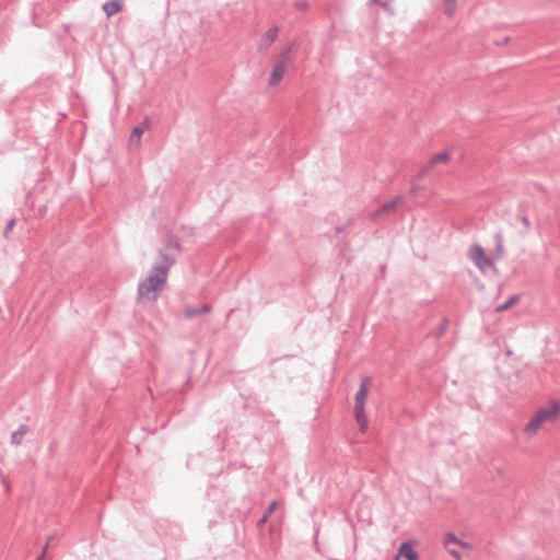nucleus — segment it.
Returning a JSON list of instances; mask_svg holds the SVG:
<instances>
[{
    "mask_svg": "<svg viewBox=\"0 0 560 560\" xmlns=\"http://www.w3.org/2000/svg\"><path fill=\"white\" fill-rule=\"evenodd\" d=\"M310 4L304 0H298L294 2V8L296 10L306 11L308 9Z\"/></svg>",
    "mask_w": 560,
    "mask_h": 560,
    "instance_id": "21",
    "label": "nucleus"
},
{
    "mask_svg": "<svg viewBox=\"0 0 560 560\" xmlns=\"http://www.w3.org/2000/svg\"><path fill=\"white\" fill-rule=\"evenodd\" d=\"M277 508V501H272L268 508L266 509V511L264 512L262 516L260 517V520L258 521V525L259 526H262L267 521L268 518L271 516V514L275 512Z\"/></svg>",
    "mask_w": 560,
    "mask_h": 560,
    "instance_id": "16",
    "label": "nucleus"
},
{
    "mask_svg": "<svg viewBox=\"0 0 560 560\" xmlns=\"http://www.w3.org/2000/svg\"><path fill=\"white\" fill-rule=\"evenodd\" d=\"M210 312V306L205 304V305H201V306H187L185 308V317L186 318H192L199 314H205V313H208Z\"/></svg>",
    "mask_w": 560,
    "mask_h": 560,
    "instance_id": "12",
    "label": "nucleus"
},
{
    "mask_svg": "<svg viewBox=\"0 0 560 560\" xmlns=\"http://www.w3.org/2000/svg\"><path fill=\"white\" fill-rule=\"evenodd\" d=\"M400 199H401L400 197H396L395 199L383 203L380 211L385 212V211L393 210L398 205Z\"/></svg>",
    "mask_w": 560,
    "mask_h": 560,
    "instance_id": "19",
    "label": "nucleus"
},
{
    "mask_svg": "<svg viewBox=\"0 0 560 560\" xmlns=\"http://www.w3.org/2000/svg\"><path fill=\"white\" fill-rule=\"evenodd\" d=\"M447 324H448L447 318H443L442 323L440 324V326L436 328V330L433 334L435 338H441L444 335V332L447 328Z\"/></svg>",
    "mask_w": 560,
    "mask_h": 560,
    "instance_id": "20",
    "label": "nucleus"
},
{
    "mask_svg": "<svg viewBox=\"0 0 560 560\" xmlns=\"http://www.w3.org/2000/svg\"><path fill=\"white\" fill-rule=\"evenodd\" d=\"M520 300V296L518 295H512L506 302H504L503 304L499 305L497 307V311L498 312H504V311H508L513 304H515L517 301Z\"/></svg>",
    "mask_w": 560,
    "mask_h": 560,
    "instance_id": "17",
    "label": "nucleus"
},
{
    "mask_svg": "<svg viewBox=\"0 0 560 560\" xmlns=\"http://www.w3.org/2000/svg\"><path fill=\"white\" fill-rule=\"evenodd\" d=\"M278 28L271 27L269 28L260 38L258 43V48L260 50L268 49L272 43L277 39Z\"/></svg>",
    "mask_w": 560,
    "mask_h": 560,
    "instance_id": "9",
    "label": "nucleus"
},
{
    "mask_svg": "<svg viewBox=\"0 0 560 560\" xmlns=\"http://www.w3.org/2000/svg\"><path fill=\"white\" fill-rule=\"evenodd\" d=\"M15 225V220L11 219L7 222L5 229H4V236L8 237L9 232L13 229Z\"/></svg>",
    "mask_w": 560,
    "mask_h": 560,
    "instance_id": "23",
    "label": "nucleus"
},
{
    "mask_svg": "<svg viewBox=\"0 0 560 560\" xmlns=\"http://www.w3.org/2000/svg\"><path fill=\"white\" fill-rule=\"evenodd\" d=\"M444 545H445V548H448V547L451 548L452 545H459V546L466 547L467 542H464L460 539H458L457 536L454 535L453 533H448L445 535Z\"/></svg>",
    "mask_w": 560,
    "mask_h": 560,
    "instance_id": "15",
    "label": "nucleus"
},
{
    "mask_svg": "<svg viewBox=\"0 0 560 560\" xmlns=\"http://www.w3.org/2000/svg\"><path fill=\"white\" fill-rule=\"evenodd\" d=\"M395 560H399V559L395 558Z\"/></svg>",
    "mask_w": 560,
    "mask_h": 560,
    "instance_id": "30",
    "label": "nucleus"
},
{
    "mask_svg": "<svg viewBox=\"0 0 560 560\" xmlns=\"http://www.w3.org/2000/svg\"><path fill=\"white\" fill-rule=\"evenodd\" d=\"M494 245H495V250H494V257L493 259L495 260H499L503 257L504 255V247H503V236L500 232H497L494 234Z\"/></svg>",
    "mask_w": 560,
    "mask_h": 560,
    "instance_id": "14",
    "label": "nucleus"
},
{
    "mask_svg": "<svg viewBox=\"0 0 560 560\" xmlns=\"http://www.w3.org/2000/svg\"><path fill=\"white\" fill-rule=\"evenodd\" d=\"M149 126H150V122H149L148 119L142 121L140 125L135 126L133 129H132V132L130 135V142L131 143H139L140 139H141V136L149 128Z\"/></svg>",
    "mask_w": 560,
    "mask_h": 560,
    "instance_id": "11",
    "label": "nucleus"
},
{
    "mask_svg": "<svg viewBox=\"0 0 560 560\" xmlns=\"http://www.w3.org/2000/svg\"><path fill=\"white\" fill-rule=\"evenodd\" d=\"M341 231H343L342 228H337V232H341Z\"/></svg>",
    "mask_w": 560,
    "mask_h": 560,
    "instance_id": "29",
    "label": "nucleus"
},
{
    "mask_svg": "<svg viewBox=\"0 0 560 560\" xmlns=\"http://www.w3.org/2000/svg\"><path fill=\"white\" fill-rule=\"evenodd\" d=\"M180 249L179 242L176 236H170L164 245L158 252L156 261H163V259L172 260V267L176 262V255Z\"/></svg>",
    "mask_w": 560,
    "mask_h": 560,
    "instance_id": "6",
    "label": "nucleus"
},
{
    "mask_svg": "<svg viewBox=\"0 0 560 560\" xmlns=\"http://www.w3.org/2000/svg\"><path fill=\"white\" fill-rule=\"evenodd\" d=\"M559 412L560 407L555 401L549 406L539 408L525 425L524 432L527 436L535 435L544 422L555 419Z\"/></svg>",
    "mask_w": 560,
    "mask_h": 560,
    "instance_id": "2",
    "label": "nucleus"
},
{
    "mask_svg": "<svg viewBox=\"0 0 560 560\" xmlns=\"http://www.w3.org/2000/svg\"><path fill=\"white\" fill-rule=\"evenodd\" d=\"M52 538L49 537L48 538V541L49 542ZM47 550H48V544H46L40 552V555L35 559V560H45V557H46V553H47Z\"/></svg>",
    "mask_w": 560,
    "mask_h": 560,
    "instance_id": "24",
    "label": "nucleus"
},
{
    "mask_svg": "<svg viewBox=\"0 0 560 560\" xmlns=\"http://www.w3.org/2000/svg\"><path fill=\"white\" fill-rule=\"evenodd\" d=\"M380 5H381L384 10H386L390 15H394V14H395V12H394V10H393V8L390 7V4H389V2H388V1H382V2H380Z\"/></svg>",
    "mask_w": 560,
    "mask_h": 560,
    "instance_id": "22",
    "label": "nucleus"
},
{
    "mask_svg": "<svg viewBox=\"0 0 560 560\" xmlns=\"http://www.w3.org/2000/svg\"><path fill=\"white\" fill-rule=\"evenodd\" d=\"M371 2H373L375 4H380V2H382V0H371Z\"/></svg>",
    "mask_w": 560,
    "mask_h": 560,
    "instance_id": "27",
    "label": "nucleus"
},
{
    "mask_svg": "<svg viewBox=\"0 0 560 560\" xmlns=\"http://www.w3.org/2000/svg\"><path fill=\"white\" fill-rule=\"evenodd\" d=\"M399 557H404L406 560L419 559L418 552L413 549V546L410 541L401 542L396 558L399 559Z\"/></svg>",
    "mask_w": 560,
    "mask_h": 560,
    "instance_id": "8",
    "label": "nucleus"
},
{
    "mask_svg": "<svg viewBox=\"0 0 560 560\" xmlns=\"http://www.w3.org/2000/svg\"><path fill=\"white\" fill-rule=\"evenodd\" d=\"M446 549H447V550H448V552H450L453 557H455L456 559H459V558H460L459 552H458L457 550L452 549V548H450V547H448V548H446Z\"/></svg>",
    "mask_w": 560,
    "mask_h": 560,
    "instance_id": "25",
    "label": "nucleus"
},
{
    "mask_svg": "<svg viewBox=\"0 0 560 560\" xmlns=\"http://www.w3.org/2000/svg\"><path fill=\"white\" fill-rule=\"evenodd\" d=\"M468 256L482 273H487L488 270L498 273L494 259L486 255L482 246L478 244L471 246Z\"/></svg>",
    "mask_w": 560,
    "mask_h": 560,
    "instance_id": "4",
    "label": "nucleus"
},
{
    "mask_svg": "<svg viewBox=\"0 0 560 560\" xmlns=\"http://www.w3.org/2000/svg\"><path fill=\"white\" fill-rule=\"evenodd\" d=\"M121 9H122V3L120 0H109L103 4V11L105 12L107 18L115 15Z\"/></svg>",
    "mask_w": 560,
    "mask_h": 560,
    "instance_id": "10",
    "label": "nucleus"
},
{
    "mask_svg": "<svg viewBox=\"0 0 560 560\" xmlns=\"http://www.w3.org/2000/svg\"><path fill=\"white\" fill-rule=\"evenodd\" d=\"M370 377H364L360 384V387L354 396V408L353 413L355 421L359 424L360 431H365L366 429V417L364 412V406H365V399L366 395L369 393V386H370Z\"/></svg>",
    "mask_w": 560,
    "mask_h": 560,
    "instance_id": "3",
    "label": "nucleus"
},
{
    "mask_svg": "<svg viewBox=\"0 0 560 560\" xmlns=\"http://www.w3.org/2000/svg\"><path fill=\"white\" fill-rule=\"evenodd\" d=\"M291 60V49L285 48L279 55L277 62L273 65V69L270 75L269 84L273 85L280 82L285 72V67Z\"/></svg>",
    "mask_w": 560,
    "mask_h": 560,
    "instance_id": "5",
    "label": "nucleus"
},
{
    "mask_svg": "<svg viewBox=\"0 0 560 560\" xmlns=\"http://www.w3.org/2000/svg\"><path fill=\"white\" fill-rule=\"evenodd\" d=\"M448 160H450V154L446 151L434 154L430 159L429 163L425 166H423L422 170L419 172L418 177L419 178L423 177L429 172V170L431 167H433L435 164L445 163Z\"/></svg>",
    "mask_w": 560,
    "mask_h": 560,
    "instance_id": "7",
    "label": "nucleus"
},
{
    "mask_svg": "<svg viewBox=\"0 0 560 560\" xmlns=\"http://www.w3.org/2000/svg\"><path fill=\"white\" fill-rule=\"evenodd\" d=\"M27 432H28V427L26 424H20L18 430L12 432V434H11V443L13 445H20Z\"/></svg>",
    "mask_w": 560,
    "mask_h": 560,
    "instance_id": "13",
    "label": "nucleus"
},
{
    "mask_svg": "<svg viewBox=\"0 0 560 560\" xmlns=\"http://www.w3.org/2000/svg\"><path fill=\"white\" fill-rule=\"evenodd\" d=\"M456 9V0H444V12L446 15L452 16Z\"/></svg>",
    "mask_w": 560,
    "mask_h": 560,
    "instance_id": "18",
    "label": "nucleus"
},
{
    "mask_svg": "<svg viewBox=\"0 0 560 560\" xmlns=\"http://www.w3.org/2000/svg\"><path fill=\"white\" fill-rule=\"evenodd\" d=\"M521 221H522V223H523L526 228H528V226H529V220H528V218H527V217H523V218L521 219Z\"/></svg>",
    "mask_w": 560,
    "mask_h": 560,
    "instance_id": "26",
    "label": "nucleus"
},
{
    "mask_svg": "<svg viewBox=\"0 0 560 560\" xmlns=\"http://www.w3.org/2000/svg\"><path fill=\"white\" fill-rule=\"evenodd\" d=\"M416 190H417V187L415 185H412L411 192L416 194Z\"/></svg>",
    "mask_w": 560,
    "mask_h": 560,
    "instance_id": "28",
    "label": "nucleus"
},
{
    "mask_svg": "<svg viewBox=\"0 0 560 560\" xmlns=\"http://www.w3.org/2000/svg\"><path fill=\"white\" fill-rule=\"evenodd\" d=\"M172 260L163 259L153 264L149 276L138 285V302H155L158 293L166 283Z\"/></svg>",
    "mask_w": 560,
    "mask_h": 560,
    "instance_id": "1",
    "label": "nucleus"
}]
</instances>
